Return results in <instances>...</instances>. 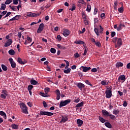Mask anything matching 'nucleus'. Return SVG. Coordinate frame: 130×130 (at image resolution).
Listing matches in <instances>:
<instances>
[{
    "instance_id": "nucleus-2",
    "label": "nucleus",
    "mask_w": 130,
    "mask_h": 130,
    "mask_svg": "<svg viewBox=\"0 0 130 130\" xmlns=\"http://www.w3.org/2000/svg\"><path fill=\"white\" fill-rule=\"evenodd\" d=\"M102 113L104 116L106 117H108L112 119V120H115L116 119V117L114 115L110 114L109 112L107 111L106 110H103Z\"/></svg>"
},
{
    "instance_id": "nucleus-28",
    "label": "nucleus",
    "mask_w": 130,
    "mask_h": 130,
    "mask_svg": "<svg viewBox=\"0 0 130 130\" xmlns=\"http://www.w3.org/2000/svg\"><path fill=\"white\" fill-rule=\"evenodd\" d=\"M105 125L107 126V127H108L109 128H111L112 127V125H111V124L109 122H105Z\"/></svg>"
},
{
    "instance_id": "nucleus-4",
    "label": "nucleus",
    "mask_w": 130,
    "mask_h": 130,
    "mask_svg": "<svg viewBox=\"0 0 130 130\" xmlns=\"http://www.w3.org/2000/svg\"><path fill=\"white\" fill-rule=\"evenodd\" d=\"M111 96H112V86H110L106 91V98H111Z\"/></svg>"
},
{
    "instance_id": "nucleus-25",
    "label": "nucleus",
    "mask_w": 130,
    "mask_h": 130,
    "mask_svg": "<svg viewBox=\"0 0 130 130\" xmlns=\"http://www.w3.org/2000/svg\"><path fill=\"white\" fill-rule=\"evenodd\" d=\"M2 70H3V71H4L5 72L8 71V67L7 66H6V65L2 64L1 65Z\"/></svg>"
},
{
    "instance_id": "nucleus-6",
    "label": "nucleus",
    "mask_w": 130,
    "mask_h": 130,
    "mask_svg": "<svg viewBox=\"0 0 130 130\" xmlns=\"http://www.w3.org/2000/svg\"><path fill=\"white\" fill-rule=\"evenodd\" d=\"M71 103V99H68L65 101H62L60 102L59 107H63V106H66Z\"/></svg>"
},
{
    "instance_id": "nucleus-12",
    "label": "nucleus",
    "mask_w": 130,
    "mask_h": 130,
    "mask_svg": "<svg viewBox=\"0 0 130 130\" xmlns=\"http://www.w3.org/2000/svg\"><path fill=\"white\" fill-rule=\"evenodd\" d=\"M9 60L10 62V64L11 66V67L13 69H15V68H16V62H15V61H14V59H13V58H10L9 59Z\"/></svg>"
},
{
    "instance_id": "nucleus-62",
    "label": "nucleus",
    "mask_w": 130,
    "mask_h": 130,
    "mask_svg": "<svg viewBox=\"0 0 130 130\" xmlns=\"http://www.w3.org/2000/svg\"><path fill=\"white\" fill-rule=\"evenodd\" d=\"M115 34H116L115 31H112L111 34V37L113 38L114 36H115Z\"/></svg>"
},
{
    "instance_id": "nucleus-38",
    "label": "nucleus",
    "mask_w": 130,
    "mask_h": 130,
    "mask_svg": "<svg viewBox=\"0 0 130 130\" xmlns=\"http://www.w3.org/2000/svg\"><path fill=\"white\" fill-rule=\"evenodd\" d=\"M74 43H75V44H83V43H84V41H76L75 42H74Z\"/></svg>"
},
{
    "instance_id": "nucleus-19",
    "label": "nucleus",
    "mask_w": 130,
    "mask_h": 130,
    "mask_svg": "<svg viewBox=\"0 0 130 130\" xmlns=\"http://www.w3.org/2000/svg\"><path fill=\"white\" fill-rule=\"evenodd\" d=\"M77 123L78 124V126H82V124L83 123V120L78 119L77 120Z\"/></svg>"
},
{
    "instance_id": "nucleus-48",
    "label": "nucleus",
    "mask_w": 130,
    "mask_h": 130,
    "mask_svg": "<svg viewBox=\"0 0 130 130\" xmlns=\"http://www.w3.org/2000/svg\"><path fill=\"white\" fill-rule=\"evenodd\" d=\"M12 2H13V0H6L5 2V5H10Z\"/></svg>"
},
{
    "instance_id": "nucleus-53",
    "label": "nucleus",
    "mask_w": 130,
    "mask_h": 130,
    "mask_svg": "<svg viewBox=\"0 0 130 130\" xmlns=\"http://www.w3.org/2000/svg\"><path fill=\"white\" fill-rule=\"evenodd\" d=\"M85 83L86 84H87V85H89V86H91V87L93 86V85H92V84H91V83L89 81V80H87L85 81Z\"/></svg>"
},
{
    "instance_id": "nucleus-43",
    "label": "nucleus",
    "mask_w": 130,
    "mask_h": 130,
    "mask_svg": "<svg viewBox=\"0 0 130 130\" xmlns=\"http://www.w3.org/2000/svg\"><path fill=\"white\" fill-rule=\"evenodd\" d=\"M34 86L32 85H29L27 87V89L28 91H32V89H33Z\"/></svg>"
},
{
    "instance_id": "nucleus-10",
    "label": "nucleus",
    "mask_w": 130,
    "mask_h": 130,
    "mask_svg": "<svg viewBox=\"0 0 130 130\" xmlns=\"http://www.w3.org/2000/svg\"><path fill=\"white\" fill-rule=\"evenodd\" d=\"M83 5H84V6H86V5L87 4L84 0H79L77 4V7H78L79 8H82V6H83Z\"/></svg>"
},
{
    "instance_id": "nucleus-26",
    "label": "nucleus",
    "mask_w": 130,
    "mask_h": 130,
    "mask_svg": "<svg viewBox=\"0 0 130 130\" xmlns=\"http://www.w3.org/2000/svg\"><path fill=\"white\" fill-rule=\"evenodd\" d=\"M8 52L10 55H15V54L16 53L15 51L13 49L10 50Z\"/></svg>"
},
{
    "instance_id": "nucleus-61",
    "label": "nucleus",
    "mask_w": 130,
    "mask_h": 130,
    "mask_svg": "<svg viewBox=\"0 0 130 130\" xmlns=\"http://www.w3.org/2000/svg\"><path fill=\"white\" fill-rule=\"evenodd\" d=\"M57 39H58V40H59V41H61V37L60 36V35H58L57 36Z\"/></svg>"
},
{
    "instance_id": "nucleus-56",
    "label": "nucleus",
    "mask_w": 130,
    "mask_h": 130,
    "mask_svg": "<svg viewBox=\"0 0 130 130\" xmlns=\"http://www.w3.org/2000/svg\"><path fill=\"white\" fill-rule=\"evenodd\" d=\"M101 17L102 19H105V13H102L101 14Z\"/></svg>"
},
{
    "instance_id": "nucleus-64",
    "label": "nucleus",
    "mask_w": 130,
    "mask_h": 130,
    "mask_svg": "<svg viewBox=\"0 0 130 130\" xmlns=\"http://www.w3.org/2000/svg\"><path fill=\"white\" fill-rule=\"evenodd\" d=\"M14 5H18V0H13Z\"/></svg>"
},
{
    "instance_id": "nucleus-39",
    "label": "nucleus",
    "mask_w": 130,
    "mask_h": 130,
    "mask_svg": "<svg viewBox=\"0 0 130 130\" xmlns=\"http://www.w3.org/2000/svg\"><path fill=\"white\" fill-rule=\"evenodd\" d=\"M40 95H41V96H42V97H48V94H47L46 93H44V92H40Z\"/></svg>"
},
{
    "instance_id": "nucleus-36",
    "label": "nucleus",
    "mask_w": 130,
    "mask_h": 130,
    "mask_svg": "<svg viewBox=\"0 0 130 130\" xmlns=\"http://www.w3.org/2000/svg\"><path fill=\"white\" fill-rule=\"evenodd\" d=\"M101 85L106 86V85H108V82H107L106 80H103L101 81Z\"/></svg>"
},
{
    "instance_id": "nucleus-40",
    "label": "nucleus",
    "mask_w": 130,
    "mask_h": 130,
    "mask_svg": "<svg viewBox=\"0 0 130 130\" xmlns=\"http://www.w3.org/2000/svg\"><path fill=\"white\" fill-rule=\"evenodd\" d=\"M91 7L90 5H87L86 11H87V12H88V13H90L91 12Z\"/></svg>"
},
{
    "instance_id": "nucleus-44",
    "label": "nucleus",
    "mask_w": 130,
    "mask_h": 130,
    "mask_svg": "<svg viewBox=\"0 0 130 130\" xmlns=\"http://www.w3.org/2000/svg\"><path fill=\"white\" fill-rule=\"evenodd\" d=\"M82 16V18L83 19H87V15H86V14H85V12H82L81 13Z\"/></svg>"
},
{
    "instance_id": "nucleus-13",
    "label": "nucleus",
    "mask_w": 130,
    "mask_h": 130,
    "mask_svg": "<svg viewBox=\"0 0 130 130\" xmlns=\"http://www.w3.org/2000/svg\"><path fill=\"white\" fill-rule=\"evenodd\" d=\"M13 43V40L12 39H9L8 41L5 43V47H8V46H10L11 44Z\"/></svg>"
},
{
    "instance_id": "nucleus-22",
    "label": "nucleus",
    "mask_w": 130,
    "mask_h": 130,
    "mask_svg": "<svg viewBox=\"0 0 130 130\" xmlns=\"http://www.w3.org/2000/svg\"><path fill=\"white\" fill-rule=\"evenodd\" d=\"M11 127L13 129H18L19 128V125L16 124H12Z\"/></svg>"
},
{
    "instance_id": "nucleus-33",
    "label": "nucleus",
    "mask_w": 130,
    "mask_h": 130,
    "mask_svg": "<svg viewBox=\"0 0 130 130\" xmlns=\"http://www.w3.org/2000/svg\"><path fill=\"white\" fill-rule=\"evenodd\" d=\"M84 105V102H82L80 103H78L76 106V108H78V107H82V106H83Z\"/></svg>"
},
{
    "instance_id": "nucleus-7",
    "label": "nucleus",
    "mask_w": 130,
    "mask_h": 130,
    "mask_svg": "<svg viewBox=\"0 0 130 130\" xmlns=\"http://www.w3.org/2000/svg\"><path fill=\"white\" fill-rule=\"evenodd\" d=\"M41 15V12L40 13H32V12H28L27 14V17H30L31 18L38 17Z\"/></svg>"
},
{
    "instance_id": "nucleus-21",
    "label": "nucleus",
    "mask_w": 130,
    "mask_h": 130,
    "mask_svg": "<svg viewBox=\"0 0 130 130\" xmlns=\"http://www.w3.org/2000/svg\"><path fill=\"white\" fill-rule=\"evenodd\" d=\"M0 115L3 116L5 119H7V114H6L5 112L3 111H0Z\"/></svg>"
},
{
    "instance_id": "nucleus-31",
    "label": "nucleus",
    "mask_w": 130,
    "mask_h": 130,
    "mask_svg": "<svg viewBox=\"0 0 130 130\" xmlns=\"http://www.w3.org/2000/svg\"><path fill=\"white\" fill-rule=\"evenodd\" d=\"M6 8H7V6L6 5V4H2L0 10H3V11H5L6 10Z\"/></svg>"
},
{
    "instance_id": "nucleus-8",
    "label": "nucleus",
    "mask_w": 130,
    "mask_h": 130,
    "mask_svg": "<svg viewBox=\"0 0 130 130\" xmlns=\"http://www.w3.org/2000/svg\"><path fill=\"white\" fill-rule=\"evenodd\" d=\"M40 115H47V116H52V115H53V113L42 111H40Z\"/></svg>"
},
{
    "instance_id": "nucleus-37",
    "label": "nucleus",
    "mask_w": 130,
    "mask_h": 130,
    "mask_svg": "<svg viewBox=\"0 0 130 130\" xmlns=\"http://www.w3.org/2000/svg\"><path fill=\"white\" fill-rule=\"evenodd\" d=\"M49 92H50V88L49 87L45 88V93L47 94Z\"/></svg>"
},
{
    "instance_id": "nucleus-35",
    "label": "nucleus",
    "mask_w": 130,
    "mask_h": 130,
    "mask_svg": "<svg viewBox=\"0 0 130 130\" xmlns=\"http://www.w3.org/2000/svg\"><path fill=\"white\" fill-rule=\"evenodd\" d=\"M58 48H59L60 49H62L63 50H64L66 49V47L61 46L60 44L57 45Z\"/></svg>"
},
{
    "instance_id": "nucleus-16",
    "label": "nucleus",
    "mask_w": 130,
    "mask_h": 130,
    "mask_svg": "<svg viewBox=\"0 0 130 130\" xmlns=\"http://www.w3.org/2000/svg\"><path fill=\"white\" fill-rule=\"evenodd\" d=\"M68 120H69V118H68V117L67 116H62V119L61 120V121H60V123L61 122H66V121H68Z\"/></svg>"
},
{
    "instance_id": "nucleus-34",
    "label": "nucleus",
    "mask_w": 130,
    "mask_h": 130,
    "mask_svg": "<svg viewBox=\"0 0 130 130\" xmlns=\"http://www.w3.org/2000/svg\"><path fill=\"white\" fill-rule=\"evenodd\" d=\"M74 56L75 58H79V57H81V55L79 54V53L76 52L74 54Z\"/></svg>"
},
{
    "instance_id": "nucleus-5",
    "label": "nucleus",
    "mask_w": 130,
    "mask_h": 130,
    "mask_svg": "<svg viewBox=\"0 0 130 130\" xmlns=\"http://www.w3.org/2000/svg\"><path fill=\"white\" fill-rule=\"evenodd\" d=\"M100 29H98V28L95 27L94 29V31L96 34V35H97V36H99V33H100V34H103V31L104 30V28H103V27H102V26L101 25H100Z\"/></svg>"
},
{
    "instance_id": "nucleus-55",
    "label": "nucleus",
    "mask_w": 130,
    "mask_h": 130,
    "mask_svg": "<svg viewBox=\"0 0 130 130\" xmlns=\"http://www.w3.org/2000/svg\"><path fill=\"white\" fill-rule=\"evenodd\" d=\"M10 15H11V12H8V13L6 14V16H5L3 17L4 19H5V18H7V17H9V16H10Z\"/></svg>"
},
{
    "instance_id": "nucleus-63",
    "label": "nucleus",
    "mask_w": 130,
    "mask_h": 130,
    "mask_svg": "<svg viewBox=\"0 0 130 130\" xmlns=\"http://www.w3.org/2000/svg\"><path fill=\"white\" fill-rule=\"evenodd\" d=\"M122 29V27L119 25V26L117 28V31H120Z\"/></svg>"
},
{
    "instance_id": "nucleus-42",
    "label": "nucleus",
    "mask_w": 130,
    "mask_h": 130,
    "mask_svg": "<svg viewBox=\"0 0 130 130\" xmlns=\"http://www.w3.org/2000/svg\"><path fill=\"white\" fill-rule=\"evenodd\" d=\"M118 11L119 13H121V14L123 13V7H121L118 9Z\"/></svg>"
},
{
    "instance_id": "nucleus-23",
    "label": "nucleus",
    "mask_w": 130,
    "mask_h": 130,
    "mask_svg": "<svg viewBox=\"0 0 130 130\" xmlns=\"http://www.w3.org/2000/svg\"><path fill=\"white\" fill-rule=\"evenodd\" d=\"M120 67H123V63L121 62H118L116 63V68H120Z\"/></svg>"
},
{
    "instance_id": "nucleus-32",
    "label": "nucleus",
    "mask_w": 130,
    "mask_h": 130,
    "mask_svg": "<svg viewBox=\"0 0 130 130\" xmlns=\"http://www.w3.org/2000/svg\"><path fill=\"white\" fill-rule=\"evenodd\" d=\"M113 114H114V115H117V114H119V110H113Z\"/></svg>"
},
{
    "instance_id": "nucleus-15",
    "label": "nucleus",
    "mask_w": 130,
    "mask_h": 130,
    "mask_svg": "<svg viewBox=\"0 0 130 130\" xmlns=\"http://www.w3.org/2000/svg\"><path fill=\"white\" fill-rule=\"evenodd\" d=\"M81 69H82L83 72L86 73V72H88V71H90V70H91V67L82 66Z\"/></svg>"
},
{
    "instance_id": "nucleus-24",
    "label": "nucleus",
    "mask_w": 130,
    "mask_h": 130,
    "mask_svg": "<svg viewBox=\"0 0 130 130\" xmlns=\"http://www.w3.org/2000/svg\"><path fill=\"white\" fill-rule=\"evenodd\" d=\"M118 80H121V81H123L124 82L125 81V76L124 75H121L119 76Z\"/></svg>"
},
{
    "instance_id": "nucleus-45",
    "label": "nucleus",
    "mask_w": 130,
    "mask_h": 130,
    "mask_svg": "<svg viewBox=\"0 0 130 130\" xmlns=\"http://www.w3.org/2000/svg\"><path fill=\"white\" fill-rule=\"evenodd\" d=\"M74 102L75 103H79V102H80V98L76 97L74 100Z\"/></svg>"
},
{
    "instance_id": "nucleus-59",
    "label": "nucleus",
    "mask_w": 130,
    "mask_h": 130,
    "mask_svg": "<svg viewBox=\"0 0 130 130\" xmlns=\"http://www.w3.org/2000/svg\"><path fill=\"white\" fill-rule=\"evenodd\" d=\"M70 11H75L76 10V6H74L72 8H70L69 9Z\"/></svg>"
},
{
    "instance_id": "nucleus-20",
    "label": "nucleus",
    "mask_w": 130,
    "mask_h": 130,
    "mask_svg": "<svg viewBox=\"0 0 130 130\" xmlns=\"http://www.w3.org/2000/svg\"><path fill=\"white\" fill-rule=\"evenodd\" d=\"M21 18L20 15H16L14 17L12 18V19H10L9 21H15V20H19Z\"/></svg>"
},
{
    "instance_id": "nucleus-58",
    "label": "nucleus",
    "mask_w": 130,
    "mask_h": 130,
    "mask_svg": "<svg viewBox=\"0 0 130 130\" xmlns=\"http://www.w3.org/2000/svg\"><path fill=\"white\" fill-rule=\"evenodd\" d=\"M84 23L85 25H89V22L88 21V20L86 19H85L84 20Z\"/></svg>"
},
{
    "instance_id": "nucleus-1",
    "label": "nucleus",
    "mask_w": 130,
    "mask_h": 130,
    "mask_svg": "<svg viewBox=\"0 0 130 130\" xmlns=\"http://www.w3.org/2000/svg\"><path fill=\"white\" fill-rule=\"evenodd\" d=\"M112 42L115 43V48H117V47H120L122 45V40L121 38H114L112 39Z\"/></svg>"
},
{
    "instance_id": "nucleus-30",
    "label": "nucleus",
    "mask_w": 130,
    "mask_h": 130,
    "mask_svg": "<svg viewBox=\"0 0 130 130\" xmlns=\"http://www.w3.org/2000/svg\"><path fill=\"white\" fill-rule=\"evenodd\" d=\"M99 119L100 121H101V122H102V123H104V122H105V121H106L105 119L103 118V117H101V116H99Z\"/></svg>"
},
{
    "instance_id": "nucleus-49",
    "label": "nucleus",
    "mask_w": 130,
    "mask_h": 130,
    "mask_svg": "<svg viewBox=\"0 0 130 130\" xmlns=\"http://www.w3.org/2000/svg\"><path fill=\"white\" fill-rule=\"evenodd\" d=\"M7 96L8 95H6L5 94H1L0 95L1 98H2V99H6V98H7Z\"/></svg>"
},
{
    "instance_id": "nucleus-17",
    "label": "nucleus",
    "mask_w": 130,
    "mask_h": 130,
    "mask_svg": "<svg viewBox=\"0 0 130 130\" xmlns=\"http://www.w3.org/2000/svg\"><path fill=\"white\" fill-rule=\"evenodd\" d=\"M77 86L79 89H83L85 87V85L81 82L77 83Z\"/></svg>"
},
{
    "instance_id": "nucleus-11",
    "label": "nucleus",
    "mask_w": 130,
    "mask_h": 130,
    "mask_svg": "<svg viewBox=\"0 0 130 130\" xmlns=\"http://www.w3.org/2000/svg\"><path fill=\"white\" fill-rule=\"evenodd\" d=\"M43 29H44V24L41 23L37 30V33H41V32H42V31H43Z\"/></svg>"
},
{
    "instance_id": "nucleus-14",
    "label": "nucleus",
    "mask_w": 130,
    "mask_h": 130,
    "mask_svg": "<svg viewBox=\"0 0 130 130\" xmlns=\"http://www.w3.org/2000/svg\"><path fill=\"white\" fill-rule=\"evenodd\" d=\"M55 93L56 95V100H59L60 99V91L58 90L57 89L55 90Z\"/></svg>"
},
{
    "instance_id": "nucleus-41",
    "label": "nucleus",
    "mask_w": 130,
    "mask_h": 130,
    "mask_svg": "<svg viewBox=\"0 0 130 130\" xmlns=\"http://www.w3.org/2000/svg\"><path fill=\"white\" fill-rule=\"evenodd\" d=\"M2 94H4V95H6V96H8V91L7 90H2Z\"/></svg>"
},
{
    "instance_id": "nucleus-51",
    "label": "nucleus",
    "mask_w": 130,
    "mask_h": 130,
    "mask_svg": "<svg viewBox=\"0 0 130 130\" xmlns=\"http://www.w3.org/2000/svg\"><path fill=\"white\" fill-rule=\"evenodd\" d=\"M10 7L11 8V9H12V11H17V7L16 6L12 7L11 6H10Z\"/></svg>"
},
{
    "instance_id": "nucleus-47",
    "label": "nucleus",
    "mask_w": 130,
    "mask_h": 130,
    "mask_svg": "<svg viewBox=\"0 0 130 130\" xmlns=\"http://www.w3.org/2000/svg\"><path fill=\"white\" fill-rule=\"evenodd\" d=\"M87 52H88V48L85 47V50L84 51L83 55L84 56L86 55Z\"/></svg>"
},
{
    "instance_id": "nucleus-3",
    "label": "nucleus",
    "mask_w": 130,
    "mask_h": 130,
    "mask_svg": "<svg viewBox=\"0 0 130 130\" xmlns=\"http://www.w3.org/2000/svg\"><path fill=\"white\" fill-rule=\"evenodd\" d=\"M20 108H21L22 112L25 114H28V107L26 106V105L23 103L20 104Z\"/></svg>"
},
{
    "instance_id": "nucleus-46",
    "label": "nucleus",
    "mask_w": 130,
    "mask_h": 130,
    "mask_svg": "<svg viewBox=\"0 0 130 130\" xmlns=\"http://www.w3.org/2000/svg\"><path fill=\"white\" fill-rule=\"evenodd\" d=\"M50 52H51V53H55V52H56V50H55V48H51L50 49Z\"/></svg>"
},
{
    "instance_id": "nucleus-29",
    "label": "nucleus",
    "mask_w": 130,
    "mask_h": 130,
    "mask_svg": "<svg viewBox=\"0 0 130 130\" xmlns=\"http://www.w3.org/2000/svg\"><path fill=\"white\" fill-rule=\"evenodd\" d=\"M30 84L31 85H37V84H38V82L36 81V80L32 79L30 80Z\"/></svg>"
},
{
    "instance_id": "nucleus-50",
    "label": "nucleus",
    "mask_w": 130,
    "mask_h": 130,
    "mask_svg": "<svg viewBox=\"0 0 130 130\" xmlns=\"http://www.w3.org/2000/svg\"><path fill=\"white\" fill-rule=\"evenodd\" d=\"M26 39H27V41L28 42V43L32 42V38H30L29 36H28L26 38Z\"/></svg>"
},
{
    "instance_id": "nucleus-52",
    "label": "nucleus",
    "mask_w": 130,
    "mask_h": 130,
    "mask_svg": "<svg viewBox=\"0 0 130 130\" xmlns=\"http://www.w3.org/2000/svg\"><path fill=\"white\" fill-rule=\"evenodd\" d=\"M17 36L19 38V40H20L21 37H22V33H21V32H18Z\"/></svg>"
},
{
    "instance_id": "nucleus-18",
    "label": "nucleus",
    "mask_w": 130,
    "mask_h": 130,
    "mask_svg": "<svg viewBox=\"0 0 130 130\" xmlns=\"http://www.w3.org/2000/svg\"><path fill=\"white\" fill-rule=\"evenodd\" d=\"M17 62L20 64H25V63H26V62L25 61H22V59L20 57L18 58Z\"/></svg>"
},
{
    "instance_id": "nucleus-9",
    "label": "nucleus",
    "mask_w": 130,
    "mask_h": 130,
    "mask_svg": "<svg viewBox=\"0 0 130 130\" xmlns=\"http://www.w3.org/2000/svg\"><path fill=\"white\" fill-rule=\"evenodd\" d=\"M62 34L65 37H67L70 35V30L68 29L64 28L62 30Z\"/></svg>"
},
{
    "instance_id": "nucleus-60",
    "label": "nucleus",
    "mask_w": 130,
    "mask_h": 130,
    "mask_svg": "<svg viewBox=\"0 0 130 130\" xmlns=\"http://www.w3.org/2000/svg\"><path fill=\"white\" fill-rule=\"evenodd\" d=\"M91 72H92V73H96L97 72V69L96 68H93L91 69Z\"/></svg>"
},
{
    "instance_id": "nucleus-54",
    "label": "nucleus",
    "mask_w": 130,
    "mask_h": 130,
    "mask_svg": "<svg viewBox=\"0 0 130 130\" xmlns=\"http://www.w3.org/2000/svg\"><path fill=\"white\" fill-rule=\"evenodd\" d=\"M95 44L98 47H100V46H101V44L99 42H95Z\"/></svg>"
},
{
    "instance_id": "nucleus-57",
    "label": "nucleus",
    "mask_w": 130,
    "mask_h": 130,
    "mask_svg": "<svg viewBox=\"0 0 130 130\" xmlns=\"http://www.w3.org/2000/svg\"><path fill=\"white\" fill-rule=\"evenodd\" d=\"M7 11H3V12H2L1 15H2V17H3V16H5V15H6V14H7Z\"/></svg>"
},
{
    "instance_id": "nucleus-27",
    "label": "nucleus",
    "mask_w": 130,
    "mask_h": 130,
    "mask_svg": "<svg viewBox=\"0 0 130 130\" xmlns=\"http://www.w3.org/2000/svg\"><path fill=\"white\" fill-rule=\"evenodd\" d=\"M71 71H72V69H71V68H69L67 70H63V73H64V74H70V73H71Z\"/></svg>"
}]
</instances>
